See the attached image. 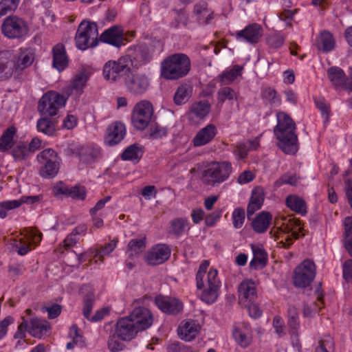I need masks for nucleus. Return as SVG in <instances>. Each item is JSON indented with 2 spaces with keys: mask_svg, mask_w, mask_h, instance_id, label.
Returning <instances> with one entry per match:
<instances>
[{
  "mask_svg": "<svg viewBox=\"0 0 352 352\" xmlns=\"http://www.w3.org/2000/svg\"><path fill=\"white\" fill-rule=\"evenodd\" d=\"M149 136L153 139H159L165 137L168 133V129L158 124L153 125L149 129Z\"/></svg>",
  "mask_w": 352,
  "mask_h": 352,
  "instance_id": "56",
  "label": "nucleus"
},
{
  "mask_svg": "<svg viewBox=\"0 0 352 352\" xmlns=\"http://www.w3.org/2000/svg\"><path fill=\"white\" fill-rule=\"evenodd\" d=\"M236 99V92L229 87L220 88L217 91V100L219 103H223L226 100Z\"/></svg>",
  "mask_w": 352,
  "mask_h": 352,
  "instance_id": "45",
  "label": "nucleus"
},
{
  "mask_svg": "<svg viewBox=\"0 0 352 352\" xmlns=\"http://www.w3.org/2000/svg\"><path fill=\"white\" fill-rule=\"evenodd\" d=\"M316 267L313 261L305 260L294 271V283L298 287H306L313 281Z\"/></svg>",
  "mask_w": 352,
  "mask_h": 352,
  "instance_id": "11",
  "label": "nucleus"
},
{
  "mask_svg": "<svg viewBox=\"0 0 352 352\" xmlns=\"http://www.w3.org/2000/svg\"><path fill=\"white\" fill-rule=\"evenodd\" d=\"M95 302V296L93 294H89L86 296L84 299V306L82 309L83 316L89 320L90 315L93 309V306Z\"/></svg>",
  "mask_w": 352,
  "mask_h": 352,
  "instance_id": "54",
  "label": "nucleus"
},
{
  "mask_svg": "<svg viewBox=\"0 0 352 352\" xmlns=\"http://www.w3.org/2000/svg\"><path fill=\"white\" fill-rule=\"evenodd\" d=\"M12 53L10 51L0 52V79H8L14 73Z\"/></svg>",
  "mask_w": 352,
  "mask_h": 352,
  "instance_id": "21",
  "label": "nucleus"
},
{
  "mask_svg": "<svg viewBox=\"0 0 352 352\" xmlns=\"http://www.w3.org/2000/svg\"><path fill=\"white\" fill-rule=\"evenodd\" d=\"M232 166L228 162H212L203 171L202 182L209 186H214L225 182L230 176Z\"/></svg>",
  "mask_w": 352,
  "mask_h": 352,
  "instance_id": "4",
  "label": "nucleus"
},
{
  "mask_svg": "<svg viewBox=\"0 0 352 352\" xmlns=\"http://www.w3.org/2000/svg\"><path fill=\"white\" fill-rule=\"evenodd\" d=\"M117 243L118 240L113 239L109 243H107L104 246L101 247L100 249H97L96 250L94 256L98 258L99 260L102 261L104 256L108 255L113 251L116 247Z\"/></svg>",
  "mask_w": 352,
  "mask_h": 352,
  "instance_id": "52",
  "label": "nucleus"
},
{
  "mask_svg": "<svg viewBox=\"0 0 352 352\" xmlns=\"http://www.w3.org/2000/svg\"><path fill=\"white\" fill-rule=\"evenodd\" d=\"M12 58L14 73H19L32 64L34 60V55L30 50H21L16 54H12Z\"/></svg>",
  "mask_w": 352,
  "mask_h": 352,
  "instance_id": "20",
  "label": "nucleus"
},
{
  "mask_svg": "<svg viewBox=\"0 0 352 352\" xmlns=\"http://www.w3.org/2000/svg\"><path fill=\"white\" fill-rule=\"evenodd\" d=\"M287 314L288 325L292 330H294V331H295L299 327L298 313L296 308L294 306L289 305L287 310ZM293 333H294V332Z\"/></svg>",
  "mask_w": 352,
  "mask_h": 352,
  "instance_id": "51",
  "label": "nucleus"
},
{
  "mask_svg": "<svg viewBox=\"0 0 352 352\" xmlns=\"http://www.w3.org/2000/svg\"><path fill=\"white\" fill-rule=\"evenodd\" d=\"M37 159L41 164L48 162L49 161H51L52 162L60 160L57 153L52 148L43 150L38 155Z\"/></svg>",
  "mask_w": 352,
  "mask_h": 352,
  "instance_id": "53",
  "label": "nucleus"
},
{
  "mask_svg": "<svg viewBox=\"0 0 352 352\" xmlns=\"http://www.w3.org/2000/svg\"><path fill=\"white\" fill-rule=\"evenodd\" d=\"M208 266L209 261L206 260L202 261L199 266V270L196 275L197 287L199 289H203L204 287L203 278Z\"/></svg>",
  "mask_w": 352,
  "mask_h": 352,
  "instance_id": "55",
  "label": "nucleus"
},
{
  "mask_svg": "<svg viewBox=\"0 0 352 352\" xmlns=\"http://www.w3.org/2000/svg\"><path fill=\"white\" fill-rule=\"evenodd\" d=\"M192 87L189 85H182L179 86L174 96V101L177 104L186 103L190 97Z\"/></svg>",
  "mask_w": 352,
  "mask_h": 352,
  "instance_id": "38",
  "label": "nucleus"
},
{
  "mask_svg": "<svg viewBox=\"0 0 352 352\" xmlns=\"http://www.w3.org/2000/svg\"><path fill=\"white\" fill-rule=\"evenodd\" d=\"M210 110V104L208 101L195 102L190 107L189 118L190 120L194 118L202 120L209 113Z\"/></svg>",
  "mask_w": 352,
  "mask_h": 352,
  "instance_id": "28",
  "label": "nucleus"
},
{
  "mask_svg": "<svg viewBox=\"0 0 352 352\" xmlns=\"http://www.w3.org/2000/svg\"><path fill=\"white\" fill-rule=\"evenodd\" d=\"M100 41L119 47L124 44V32L121 26L114 25L106 30L100 36Z\"/></svg>",
  "mask_w": 352,
  "mask_h": 352,
  "instance_id": "16",
  "label": "nucleus"
},
{
  "mask_svg": "<svg viewBox=\"0 0 352 352\" xmlns=\"http://www.w3.org/2000/svg\"><path fill=\"white\" fill-rule=\"evenodd\" d=\"M153 113L151 103L142 100L134 107L132 113V122L138 130H144L149 124Z\"/></svg>",
  "mask_w": 352,
  "mask_h": 352,
  "instance_id": "10",
  "label": "nucleus"
},
{
  "mask_svg": "<svg viewBox=\"0 0 352 352\" xmlns=\"http://www.w3.org/2000/svg\"><path fill=\"white\" fill-rule=\"evenodd\" d=\"M16 133V129L14 126H10L6 129L0 138V151L5 152L11 149L14 145L13 138Z\"/></svg>",
  "mask_w": 352,
  "mask_h": 352,
  "instance_id": "36",
  "label": "nucleus"
},
{
  "mask_svg": "<svg viewBox=\"0 0 352 352\" xmlns=\"http://www.w3.org/2000/svg\"><path fill=\"white\" fill-rule=\"evenodd\" d=\"M100 155V151L97 148L87 146L82 148L80 152V160L84 163H91Z\"/></svg>",
  "mask_w": 352,
  "mask_h": 352,
  "instance_id": "42",
  "label": "nucleus"
},
{
  "mask_svg": "<svg viewBox=\"0 0 352 352\" xmlns=\"http://www.w3.org/2000/svg\"><path fill=\"white\" fill-rule=\"evenodd\" d=\"M316 352H334V342L330 336H326L319 340Z\"/></svg>",
  "mask_w": 352,
  "mask_h": 352,
  "instance_id": "47",
  "label": "nucleus"
},
{
  "mask_svg": "<svg viewBox=\"0 0 352 352\" xmlns=\"http://www.w3.org/2000/svg\"><path fill=\"white\" fill-rule=\"evenodd\" d=\"M170 255V248L164 244H159L146 254L145 258L148 265H156L165 262Z\"/></svg>",
  "mask_w": 352,
  "mask_h": 352,
  "instance_id": "15",
  "label": "nucleus"
},
{
  "mask_svg": "<svg viewBox=\"0 0 352 352\" xmlns=\"http://www.w3.org/2000/svg\"><path fill=\"white\" fill-rule=\"evenodd\" d=\"M19 0H1L0 2V17L15 10Z\"/></svg>",
  "mask_w": 352,
  "mask_h": 352,
  "instance_id": "50",
  "label": "nucleus"
},
{
  "mask_svg": "<svg viewBox=\"0 0 352 352\" xmlns=\"http://www.w3.org/2000/svg\"><path fill=\"white\" fill-rule=\"evenodd\" d=\"M193 13L201 24H208L213 19V12L208 8V3L201 1L194 6Z\"/></svg>",
  "mask_w": 352,
  "mask_h": 352,
  "instance_id": "27",
  "label": "nucleus"
},
{
  "mask_svg": "<svg viewBox=\"0 0 352 352\" xmlns=\"http://www.w3.org/2000/svg\"><path fill=\"white\" fill-rule=\"evenodd\" d=\"M67 65V58L63 44H57L53 47V66L59 72Z\"/></svg>",
  "mask_w": 352,
  "mask_h": 352,
  "instance_id": "29",
  "label": "nucleus"
},
{
  "mask_svg": "<svg viewBox=\"0 0 352 352\" xmlns=\"http://www.w3.org/2000/svg\"><path fill=\"white\" fill-rule=\"evenodd\" d=\"M171 232L175 235L182 234L188 226V220L185 218H178L173 220L170 223Z\"/></svg>",
  "mask_w": 352,
  "mask_h": 352,
  "instance_id": "49",
  "label": "nucleus"
},
{
  "mask_svg": "<svg viewBox=\"0 0 352 352\" xmlns=\"http://www.w3.org/2000/svg\"><path fill=\"white\" fill-rule=\"evenodd\" d=\"M190 68L188 57L184 54H175L164 59L161 65V76L167 80H175L186 76Z\"/></svg>",
  "mask_w": 352,
  "mask_h": 352,
  "instance_id": "2",
  "label": "nucleus"
},
{
  "mask_svg": "<svg viewBox=\"0 0 352 352\" xmlns=\"http://www.w3.org/2000/svg\"><path fill=\"white\" fill-rule=\"evenodd\" d=\"M125 134L124 125L121 122H114L107 128L104 142L109 146H114L123 140Z\"/></svg>",
  "mask_w": 352,
  "mask_h": 352,
  "instance_id": "19",
  "label": "nucleus"
},
{
  "mask_svg": "<svg viewBox=\"0 0 352 352\" xmlns=\"http://www.w3.org/2000/svg\"><path fill=\"white\" fill-rule=\"evenodd\" d=\"M263 34L262 27L257 23L248 25L244 30L238 31L236 34L238 38H243L247 42L256 43Z\"/></svg>",
  "mask_w": 352,
  "mask_h": 352,
  "instance_id": "22",
  "label": "nucleus"
},
{
  "mask_svg": "<svg viewBox=\"0 0 352 352\" xmlns=\"http://www.w3.org/2000/svg\"><path fill=\"white\" fill-rule=\"evenodd\" d=\"M116 336H110L108 340V348L111 352H118L122 349L123 344L120 343Z\"/></svg>",
  "mask_w": 352,
  "mask_h": 352,
  "instance_id": "63",
  "label": "nucleus"
},
{
  "mask_svg": "<svg viewBox=\"0 0 352 352\" xmlns=\"http://www.w3.org/2000/svg\"><path fill=\"white\" fill-rule=\"evenodd\" d=\"M302 228L300 225V221L295 218H289L283 219V222L280 226L279 229L276 230H272L270 234L275 239L282 237L283 234L292 233V236L287 235L285 241H281L280 243L285 248H289L292 244V238L298 239L299 238V232H301Z\"/></svg>",
  "mask_w": 352,
  "mask_h": 352,
  "instance_id": "6",
  "label": "nucleus"
},
{
  "mask_svg": "<svg viewBox=\"0 0 352 352\" xmlns=\"http://www.w3.org/2000/svg\"><path fill=\"white\" fill-rule=\"evenodd\" d=\"M233 225L236 228H239L243 224L245 220V211L241 208L235 209L232 214Z\"/></svg>",
  "mask_w": 352,
  "mask_h": 352,
  "instance_id": "57",
  "label": "nucleus"
},
{
  "mask_svg": "<svg viewBox=\"0 0 352 352\" xmlns=\"http://www.w3.org/2000/svg\"><path fill=\"white\" fill-rule=\"evenodd\" d=\"M217 132V128L214 124H208L201 129L193 138L194 146H201L209 143L214 138Z\"/></svg>",
  "mask_w": 352,
  "mask_h": 352,
  "instance_id": "24",
  "label": "nucleus"
},
{
  "mask_svg": "<svg viewBox=\"0 0 352 352\" xmlns=\"http://www.w3.org/2000/svg\"><path fill=\"white\" fill-rule=\"evenodd\" d=\"M327 74L334 87H341L346 91H352V80H349L342 69L332 67L328 69Z\"/></svg>",
  "mask_w": 352,
  "mask_h": 352,
  "instance_id": "17",
  "label": "nucleus"
},
{
  "mask_svg": "<svg viewBox=\"0 0 352 352\" xmlns=\"http://www.w3.org/2000/svg\"><path fill=\"white\" fill-rule=\"evenodd\" d=\"M343 278L346 281L352 280V260H346L342 267Z\"/></svg>",
  "mask_w": 352,
  "mask_h": 352,
  "instance_id": "64",
  "label": "nucleus"
},
{
  "mask_svg": "<svg viewBox=\"0 0 352 352\" xmlns=\"http://www.w3.org/2000/svg\"><path fill=\"white\" fill-rule=\"evenodd\" d=\"M19 207H20V203L18 200H9L0 202V218H6L9 211Z\"/></svg>",
  "mask_w": 352,
  "mask_h": 352,
  "instance_id": "46",
  "label": "nucleus"
},
{
  "mask_svg": "<svg viewBox=\"0 0 352 352\" xmlns=\"http://www.w3.org/2000/svg\"><path fill=\"white\" fill-rule=\"evenodd\" d=\"M132 61L129 56H122L118 60H109L103 66L102 76L109 82H124Z\"/></svg>",
  "mask_w": 352,
  "mask_h": 352,
  "instance_id": "3",
  "label": "nucleus"
},
{
  "mask_svg": "<svg viewBox=\"0 0 352 352\" xmlns=\"http://www.w3.org/2000/svg\"><path fill=\"white\" fill-rule=\"evenodd\" d=\"M285 38L280 34H273L267 38L268 45L273 48H278L283 45Z\"/></svg>",
  "mask_w": 352,
  "mask_h": 352,
  "instance_id": "59",
  "label": "nucleus"
},
{
  "mask_svg": "<svg viewBox=\"0 0 352 352\" xmlns=\"http://www.w3.org/2000/svg\"><path fill=\"white\" fill-rule=\"evenodd\" d=\"M155 302L158 308L166 314H177L183 308L179 300L168 296H158L155 298Z\"/></svg>",
  "mask_w": 352,
  "mask_h": 352,
  "instance_id": "18",
  "label": "nucleus"
},
{
  "mask_svg": "<svg viewBox=\"0 0 352 352\" xmlns=\"http://www.w3.org/2000/svg\"><path fill=\"white\" fill-rule=\"evenodd\" d=\"M254 257L250 263L251 268L255 270L258 267L263 268L265 266L267 261V254L264 248L259 245H251Z\"/></svg>",
  "mask_w": 352,
  "mask_h": 352,
  "instance_id": "26",
  "label": "nucleus"
},
{
  "mask_svg": "<svg viewBox=\"0 0 352 352\" xmlns=\"http://www.w3.org/2000/svg\"><path fill=\"white\" fill-rule=\"evenodd\" d=\"M277 120L278 124L274 127V133L278 140V146L286 154H295L298 150L295 122L284 112L277 113Z\"/></svg>",
  "mask_w": 352,
  "mask_h": 352,
  "instance_id": "1",
  "label": "nucleus"
},
{
  "mask_svg": "<svg viewBox=\"0 0 352 352\" xmlns=\"http://www.w3.org/2000/svg\"><path fill=\"white\" fill-rule=\"evenodd\" d=\"M200 329L199 324L194 321H188L178 329V335L182 340L186 342L193 340Z\"/></svg>",
  "mask_w": 352,
  "mask_h": 352,
  "instance_id": "25",
  "label": "nucleus"
},
{
  "mask_svg": "<svg viewBox=\"0 0 352 352\" xmlns=\"http://www.w3.org/2000/svg\"><path fill=\"white\" fill-rule=\"evenodd\" d=\"M68 196L74 199L83 200L86 196L85 189L82 186H77L69 188Z\"/></svg>",
  "mask_w": 352,
  "mask_h": 352,
  "instance_id": "60",
  "label": "nucleus"
},
{
  "mask_svg": "<svg viewBox=\"0 0 352 352\" xmlns=\"http://www.w3.org/2000/svg\"><path fill=\"white\" fill-rule=\"evenodd\" d=\"M13 247L16 248V251L21 256L25 255L30 250V243L21 239L19 241L15 240L13 243Z\"/></svg>",
  "mask_w": 352,
  "mask_h": 352,
  "instance_id": "61",
  "label": "nucleus"
},
{
  "mask_svg": "<svg viewBox=\"0 0 352 352\" xmlns=\"http://www.w3.org/2000/svg\"><path fill=\"white\" fill-rule=\"evenodd\" d=\"M65 102L66 99L63 96L54 91H48L40 99L38 110L43 115L53 116L56 115L58 109L63 107Z\"/></svg>",
  "mask_w": 352,
  "mask_h": 352,
  "instance_id": "9",
  "label": "nucleus"
},
{
  "mask_svg": "<svg viewBox=\"0 0 352 352\" xmlns=\"http://www.w3.org/2000/svg\"><path fill=\"white\" fill-rule=\"evenodd\" d=\"M139 330L131 319L127 316L119 318L116 324L115 334L123 341H131L134 339Z\"/></svg>",
  "mask_w": 352,
  "mask_h": 352,
  "instance_id": "12",
  "label": "nucleus"
},
{
  "mask_svg": "<svg viewBox=\"0 0 352 352\" xmlns=\"http://www.w3.org/2000/svg\"><path fill=\"white\" fill-rule=\"evenodd\" d=\"M151 58V55L146 45H141L137 48L135 55V59L137 61L144 64L148 62Z\"/></svg>",
  "mask_w": 352,
  "mask_h": 352,
  "instance_id": "48",
  "label": "nucleus"
},
{
  "mask_svg": "<svg viewBox=\"0 0 352 352\" xmlns=\"http://www.w3.org/2000/svg\"><path fill=\"white\" fill-rule=\"evenodd\" d=\"M48 327V322L46 320L33 318L30 321L28 331L34 337L41 338L46 333Z\"/></svg>",
  "mask_w": 352,
  "mask_h": 352,
  "instance_id": "32",
  "label": "nucleus"
},
{
  "mask_svg": "<svg viewBox=\"0 0 352 352\" xmlns=\"http://www.w3.org/2000/svg\"><path fill=\"white\" fill-rule=\"evenodd\" d=\"M59 161L42 163L43 166L41 168L40 174L42 177L46 178H52L57 175L59 169Z\"/></svg>",
  "mask_w": 352,
  "mask_h": 352,
  "instance_id": "40",
  "label": "nucleus"
},
{
  "mask_svg": "<svg viewBox=\"0 0 352 352\" xmlns=\"http://www.w3.org/2000/svg\"><path fill=\"white\" fill-rule=\"evenodd\" d=\"M239 299L241 300H254L256 296V291L254 283L252 280L243 281L239 287Z\"/></svg>",
  "mask_w": 352,
  "mask_h": 352,
  "instance_id": "31",
  "label": "nucleus"
},
{
  "mask_svg": "<svg viewBox=\"0 0 352 352\" xmlns=\"http://www.w3.org/2000/svg\"><path fill=\"white\" fill-rule=\"evenodd\" d=\"M242 67L239 65H234L232 69L229 71L224 72L219 77L220 80L225 85L231 83L237 76L241 75Z\"/></svg>",
  "mask_w": 352,
  "mask_h": 352,
  "instance_id": "44",
  "label": "nucleus"
},
{
  "mask_svg": "<svg viewBox=\"0 0 352 352\" xmlns=\"http://www.w3.org/2000/svg\"><path fill=\"white\" fill-rule=\"evenodd\" d=\"M316 45L319 51L328 52L332 50L335 47V41L333 35L327 31L321 32L316 41Z\"/></svg>",
  "mask_w": 352,
  "mask_h": 352,
  "instance_id": "33",
  "label": "nucleus"
},
{
  "mask_svg": "<svg viewBox=\"0 0 352 352\" xmlns=\"http://www.w3.org/2000/svg\"><path fill=\"white\" fill-rule=\"evenodd\" d=\"M233 337L236 342L243 347L248 346L250 343V339L239 329H236L234 330Z\"/></svg>",
  "mask_w": 352,
  "mask_h": 352,
  "instance_id": "58",
  "label": "nucleus"
},
{
  "mask_svg": "<svg viewBox=\"0 0 352 352\" xmlns=\"http://www.w3.org/2000/svg\"><path fill=\"white\" fill-rule=\"evenodd\" d=\"M98 32L97 24L87 20L82 21L78 27L75 36L78 49L85 50L98 45Z\"/></svg>",
  "mask_w": 352,
  "mask_h": 352,
  "instance_id": "5",
  "label": "nucleus"
},
{
  "mask_svg": "<svg viewBox=\"0 0 352 352\" xmlns=\"http://www.w3.org/2000/svg\"><path fill=\"white\" fill-rule=\"evenodd\" d=\"M36 127L38 131L47 135H52L56 130L53 121L48 118H41L37 121Z\"/></svg>",
  "mask_w": 352,
  "mask_h": 352,
  "instance_id": "41",
  "label": "nucleus"
},
{
  "mask_svg": "<svg viewBox=\"0 0 352 352\" xmlns=\"http://www.w3.org/2000/svg\"><path fill=\"white\" fill-rule=\"evenodd\" d=\"M88 78L89 76L85 72L82 71L78 72L76 74L72 82V89L75 90L77 93H81V91L85 87Z\"/></svg>",
  "mask_w": 352,
  "mask_h": 352,
  "instance_id": "43",
  "label": "nucleus"
},
{
  "mask_svg": "<svg viewBox=\"0 0 352 352\" xmlns=\"http://www.w3.org/2000/svg\"><path fill=\"white\" fill-rule=\"evenodd\" d=\"M272 215L267 212H261L252 223L253 230L257 233H263L268 229Z\"/></svg>",
  "mask_w": 352,
  "mask_h": 352,
  "instance_id": "30",
  "label": "nucleus"
},
{
  "mask_svg": "<svg viewBox=\"0 0 352 352\" xmlns=\"http://www.w3.org/2000/svg\"><path fill=\"white\" fill-rule=\"evenodd\" d=\"M129 317L138 327L139 331L149 328L153 322V316L151 311L144 307L135 308L129 315Z\"/></svg>",
  "mask_w": 352,
  "mask_h": 352,
  "instance_id": "14",
  "label": "nucleus"
},
{
  "mask_svg": "<svg viewBox=\"0 0 352 352\" xmlns=\"http://www.w3.org/2000/svg\"><path fill=\"white\" fill-rule=\"evenodd\" d=\"M22 322L19 325L18 329L14 336L15 339L23 340L25 338L26 331L28 329V323L24 317H22Z\"/></svg>",
  "mask_w": 352,
  "mask_h": 352,
  "instance_id": "62",
  "label": "nucleus"
},
{
  "mask_svg": "<svg viewBox=\"0 0 352 352\" xmlns=\"http://www.w3.org/2000/svg\"><path fill=\"white\" fill-rule=\"evenodd\" d=\"M217 270L211 269L208 273L206 288L203 290L201 299L207 303L214 302L218 297L220 281L217 278Z\"/></svg>",
  "mask_w": 352,
  "mask_h": 352,
  "instance_id": "13",
  "label": "nucleus"
},
{
  "mask_svg": "<svg viewBox=\"0 0 352 352\" xmlns=\"http://www.w3.org/2000/svg\"><path fill=\"white\" fill-rule=\"evenodd\" d=\"M146 248V239H135L129 241L127 245L126 253L132 258L140 255Z\"/></svg>",
  "mask_w": 352,
  "mask_h": 352,
  "instance_id": "34",
  "label": "nucleus"
},
{
  "mask_svg": "<svg viewBox=\"0 0 352 352\" xmlns=\"http://www.w3.org/2000/svg\"><path fill=\"white\" fill-rule=\"evenodd\" d=\"M286 205L292 210L302 215H305L307 213L305 201L298 196H288L286 199Z\"/></svg>",
  "mask_w": 352,
  "mask_h": 352,
  "instance_id": "35",
  "label": "nucleus"
},
{
  "mask_svg": "<svg viewBox=\"0 0 352 352\" xmlns=\"http://www.w3.org/2000/svg\"><path fill=\"white\" fill-rule=\"evenodd\" d=\"M11 154L16 161L26 159L30 155L27 143L25 142H19L14 144L11 148Z\"/></svg>",
  "mask_w": 352,
  "mask_h": 352,
  "instance_id": "37",
  "label": "nucleus"
},
{
  "mask_svg": "<svg viewBox=\"0 0 352 352\" xmlns=\"http://www.w3.org/2000/svg\"><path fill=\"white\" fill-rule=\"evenodd\" d=\"M28 23L16 16L6 17L1 25V32L8 38H21L28 33Z\"/></svg>",
  "mask_w": 352,
  "mask_h": 352,
  "instance_id": "7",
  "label": "nucleus"
},
{
  "mask_svg": "<svg viewBox=\"0 0 352 352\" xmlns=\"http://www.w3.org/2000/svg\"><path fill=\"white\" fill-rule=\"evenodd\" d=\"M264 190L260 186L254 188L252 192V195L247 208V216L250 219L256 211L259 210L264 201Z\"/></svg>",
  "mask_w": 352,
  "mask_h": 352,
  "instance_id": "23",
  "label": "nucleus"
},
{
  "mask_svg": "<svg viewBox=\"0 0 352 352\" xmlns=\"http://www.w3.org/2000/svg\"><path fill=\"white\" fill-rule=\"evenodd\" d=\"M126 90L133 96H141L150 87V79L144 74L130 69L124 82Z\"/></svg>",
  "mask_w": 352,
  "mask_h": 352,
  "instance_id": "8",
  "label": "nucleus"
},
{
  "mask_svg": "<svg viewBox=\"0 0 352 352\" xmlns=\"http://www.w3.org/2000/svg\"><path fill=\"white\" fill-rule=\"evenodd\" d=\"M143 155L142 147L134 144L128 146L121 155L123 160H137L139 161Z\"/></svg>",
  "mask_w": 352,
  "mask_h": 352,
  "instance_id": "39",
  "label": "nucleus"
}]
</instances>
